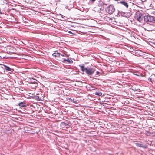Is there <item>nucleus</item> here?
<instances>
[{
  "instance_id": "nucleus-13",
  "label": "nucleus",
  "mask_w": 155,
  "mask_h": 155,
  "mask_svg": "<svg viewBox=\"0 0 155 155\" xmlns=\"http://www.w3.org/2000/svg\"><path fill=\"white\" fill-rule=\"evenodd\" d=\"M67 60V61L69 63H72L73 62V61L72 60L69 59V58H68L67 59V60Z\"/></svg>"
},
{
  "instance_id": "nucleus-8",
  "label": "nucleus",
  "mask_w": 155,
  "mask_h": 155,
  "mask_svg": "<svg viewBox=\"0 0 155 155\" xmlns=\"http://www.w3.org/2000/svg\"><path fill=\"white\" fill-rule=\"evenodd\" d=\"M98 5L99 7H103V2L101 0H100L98 1Z\"/></svg>"
},
{
  "instance_id": "nucleus-26",
  "label": "nucleus",
  "mask_w": 155,
  "mask_h": 155,
  "mask_svg": "<svg viewBox=\"0 0 155 155\" xmlns=\"http://www.w3.org/2000/svg\"><path fill=\"white\" fill-rule=\"evenodd\" d=\"M116 1H118L119 0H115Z\"/></svg>"
},
{
  "instance_id": "nucleus-3",
  "label": "nucleus",
  "mask_w": 155,
  "mask_h": 155,
  "mask_svg": "<svg viewBox=\"0 0 155 155\" xmlns=\"http://www.w3.org/2000/svg\"><path fill=\"white\" fill-rule=\"evenodd\" d=\"M144 20L146 22L155 23V19L154 16L146 15L144 17Z\"/></svg>"
},
{
  "instance_id": "nucleus-12",
  "label": "nucleus",
  "mask_w": 155,
  "mask_h": 155,
  "mask_svg": "<svg viewBox=\"0 0 155 155\" xmlns=\"http://www.w3.org/2000/svg\"><path fill=\"white\" fill-rule=\"evenodd\" d=\"M136 145L137 146H138L139 147H144V146H143V145L141 144H140V143H136Z\"/></svg>"
},
{
  "instance_id": "nucleus-23",
  "label": "nucleus",
  "mask_w": 155,
  "mask_h": 155,
  "mask_svg": "<svg viewBox=\"0 0 155 155\" xmlns=\"http://www.w3.org/2000/svg\"><path fill=\"white\" fill-rule=\"evenodd\" d=\"M99 72L98 71L97 72V74H98Z\"/></svg>"
},
{
  "instance_id": "nucleus-6",
  "label": "nucleus",
  "mask_w": 155,
  "mask_h": 155,
  "mask_svg": "<svg viewBox=\"0 0 155 155\" xmlns=\"http://www.w3.org/2000/svg\"><path fill=\"white\" fill-rule=\"evenodd\" d=\"M3 66L5 68V70H6L7 71H11V72H12L13 70L11 69L10 67H8V66H6V65H3Z\"/></svg>"
},
{
  "instance_id": "nucleus-25",
  "label": "nucleus",
  "mask_w": 155,
  "mask_h": 155,
  "mask_svg": "<svg viewBox=\"0 0 155 155\" xmlns=\"http://www.w3.org/2000/svg\"><path fill=\"white\" fill-rule=\"evenodd\" d=\"M39 101H41H41H42V99H39Z\"/></svg>"
},
{
  "instance_id": "nucleus-5",
  "label": "nucleus",
  "mask_w": 155,
  "mask_h": 155,
  "mask_svg": "<svg viewBox=\"0 0 155 155\" xmlns=\"http://www.w3.org/2000/svg\"><path fill=\"white\" fill-rule=\"evenodd\" d=\"M118 3L121 4L122 5L125 6L126 8H128V3L125 1H120V2H118Z\"/></svg>"
},
{
  "instance_id": "nucleus-27",
  "label": "nucleus",
  "mask_w": 155,
  "mask_h": 155,
  "mask_svg": "<svg viewBox=\"0 0 155 155\" xmlns=\"http://www.w3.org/2000/svg\"><path fill=\"white\" fill-rule=\"evenodd\" d=\"M39 103H41V102H39Z\"/></svg>"
},
{
  "instance_id": "nucleus-17",
  "label": "nucleus",
  "mask_w": 155,
  "mask_h": 155,
  "mask_svg": "<svg viewBox=\"0 0 155 155\" xmlns=\"http://www.w3.org/2000/svg\"><path fill=\"white\" fill-rule=\"evenodd\" d=\"M63 60H64V61H67L66 60H67V59H65L64 58H63Z\"/></svg>"
},
{
  "instance_id": "nucleus-21",
  "label": "nucleus",
  "mask_w": 155,
  "mask_h": 155,
  "mask_svg": "<svg viewBox=\"0 0 155 155\" xmlns=\"http://www.w3.org/2000/svg\"><path fill=\"white\" fill-rule=\"evenodd\" d=\"M41 108H42V109H43L42 107H41V108L40 107V110H39V111L40 110H41ZM39 113H40V111H39Z\"/></svg>"
},
{
  "instance_id": "nucleus-9",
  "label": "nucleus",
  "mask_w": 155,
  "mask_h": 155,
  "mask_svg": "<svg viewBox=\"0 0 155 155\" xmlns=\"http://www.w3.org/2000/svg\"><path fill=\"white\" fill-rule=\"evenodd\" d=\"M18 105L21 107H23L25 106V103L23 102H21L19 103L18 104Z\"/></svg>"
},
{
  "instance_id": "nucleus-16",
  "label": "nucleus",
  "mask_w": 155,
  "mask_h": 155,
  "mask_svg": "<svg viewBox=\"0 0 155 155\" xmlns=\"http://www.w3.org/2000/svg\"><path fill=\"white\" fill-rule=\"evenodd\" d=\"M91 2H93L94 1H95L96 0H89Z\"/></svg>"
},
{
  "instance_id": "nucleus-20",
  "label": "nucleus",
  "mask_w": 155,
  "mask_h": 155,
  "mask_svg": "<svg viewBox=\"0 0 155 155\" xmlns=\"http://www.w3.org/2000/svg\"><path fill=\"white\" fill-rule=\"evenodd\" d=\"M1 68H2L3 69H5L3 65V66L1 67Z\"/></svg>"
},
{
  "instance_id": "nucleus-15",
  "label": "nucleus",
  "mask_w": 155,
  "mask_h": 155,
  "mask_svg": "<svg viewBox=\"0 0 155 155\" xmlns=\"http://www.w3.org/2000/svg\"><path fill=\"white\" fill-rule=\"evenodd\" d=\"M133 74H134V75H136V76H139V75L137 74L133 73Z\"/></svg>"
},
{
  "instance_id": "nucleus-18",
  "label": "nucleus",
  "mask_w": 155,
  "mask_h": 155,
  "mask_svg": "<svg viewBox=\"0 0 155 155\" xmlns=\"http://www.w3.org/2000/svg\"><path fill=\"white\" fill-rule=\"evenodd\" d=\"M68 32L69 33H70V34H73V33L71 32V31H69Z\"/></svg>"
},
{
  "instance_id": "nucleus-19",
  "label": "nucleus",
  "mask_w": 155,
  "mask_h": 155,
  "mask_svg": "<svg viewBox=\"0 0 155 155\" xmlns=\"http://www.w3.org/2000/svg\"><path fill=\"white\" fill-rule=\"evenodd\" d=\"M61 56H63V57H64V56H65L64 55V54H61Z\"/></svg>"
},
{
  "instance_id": "nucleus-10",
  "label": "nucleus",
  "mask_w": 155,
  "mask_h": 155,
  "mask_svg": "<svg viewBox=\"0 0 155 155\" xmlns=\"http://www.w3.org/2000/svg\"><path fill=\"white\" fill-rule=\"evenodd\" d=\"M68 100L69 101H71L72 102L74 103H76V101L74 99H71V98H69Z\"/></svg>"
},
{
  "instance_id": "nucleus-1",
  "label": "nucleus",
  "mask_w": 155,
  "mask_h": 155,
  "mask_svg": "<svg viewBox=\"0 0 155 155\" xmlns=\"http://www.w3.org/2000/svg\"><path fill=\"white\" fill-rule=\"evenodd\" d=\"M81 70L83 72H85L89 76L92 75L95 71V69L89 67L84 68V65L82 64L79 65Z\"/></svg>"
},
{
  "instance_id": "nucleus-14",
  "label": "nucleus",
  "mask_w": 155,
  "mask_h": 155,
  "mask_svg": "<svg viewBox=\"0 0 155 155\" xmlns=\"http://www.w3.org/2000/svg\"><path fill=\"white\" fill-rule=\"evenodd\" d=\"M108 5V4L104 2H103V7H104V6H107Z\"/></svg>"
},
{
  "instance_id": "nucleus-11",
  "label": "nucleus",
  "mask_w": 155,
  "mask_h": 155,
  "mask_svg": "<svg viewBox=\"0 0 155 155\" xmlns=\"http://www.w3.org/2000/svg\"><path fill=\"white\" fill-rule=\"evenodd\" d=\"M95 94L98 96H101L102 95V94L101 92H96L95 93Z\"/></svg>"
},
{
  "instance_id": "nucleus-22",
  "label": "nucleus",
  "mask_w": 155,
  "mask_h": 155,
  "mask_svg": "<svg viewBox=\"0 0 155 155\" xmlns=\"http://www.w3.org/2000/svg\"><path fill=\"white\" fill-rule=\"evenodd\" d=\"M65 126H68V124H65Z\"/></svg>"
},
{
  "instance_id": "nucleus-24",
  "label": "nucleus",
  "mask_w": 155,
  "mask_h": 155,
  "mask_svg": "<svg viewBox=\"0 0 155 155\" xmlns=\"http://www.w3.org/2000/svg\"><path fill=\"white\" fill-rule=\"evenodd\" d=\"M2 14L1 11V9H0V14Z\"/></svg>"
},
{
  "instance_id": "nucleus-2",
  "label": "nucleus",
  "mask_w": 155,
  "mask_h": 155,
  "mask_svg": "<svg viewBox=\"0 0 155 155\" xmlns=\"http://www.w3.org/2000/svg\"><path fill=\"white\" fill-rule=\"evenodd\" d=\"M108 5V6L106 9V12L109 14H111L115 12V9L113 4Z\"/></svg>"
},
{
  "instance_id": "nucleus-4",
  "label": "nucleus",
  "mask_w": 155,
  "mask_h": 155,
  "mask_svg": "<svg viewBox=\"0 0 155 155\" xmlns=\"http://www.w3.org/2000/svg\"><path fill=\"white\" fill-rule=\"evenodd\" d=\"M144 16L142 14L140 13H138L137 14L136 16L137 20L140 23L143 22V18L144 19Z\"/></svg>"
},
{
  "instance_id": "nucleus-7",
  "label": "nucleus",
  "mask_w": 155,
  "mask_h": 155,
  "mask_svg": "<svg viewBox=\"0 0 155 155\" xmlns=\"http://www.w3.org/2000/svg\"><path fill=\"white\" fill-rule=\"evenodd\" d=\"M60 55V53L57 52V51H55V52L54 53L52 54V55L55 57H59Z\"/></svg>"
}]
</instances>
